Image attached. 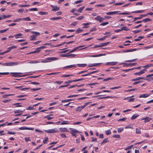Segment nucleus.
<instances>
[{
    "instance_id": "obj_53",
    "label": "nucleus",
    "mask_w": 153,
    "mask_h": 153,
    "mask_svg": "<svg viewBox=\"0 0 153 153\" xmlns=\"http://www.w3.org/2000/svg\"><path fill=\"white\" fill-rule=\"evenodd\" d=\"M22 20V18H18V19L14 20L13 21V22H16Z\"/></svg>"
},
{
    "instance_id": "obj_37",
    "label": "nucleus",
    "mask_w": 153,
    "mask_h": 153,
    "mask_svg": "<svg viewBox=\"0 0 153 153\" xmlns=\"http://www.w3.org/2000/svg\"><path fill=\"white\" fill-rule=\"evenodd\" d=\"M84 8V7H81L79 8L78 10H77V11L79 13H81L83 10V9Z\"/></svg>"
},
{
    "instance_id": "obj_11",
    "label": "nucleus",
    "mask_w": 153,
    "mask_h": 153,
    "mask_svg": "<svg viewBox=\"0 0 153 153\" xmlns=\"http://www.w3.org/2000/svg\"><path fill=\"white\" fill-rule=\"evenodd\" d=\"M10 73V74H13V75H12V76L13 77H16V76L21 77V76H25L24 75H22V76H18V75H17V74H21L22 73H21L11 72Z\"/></svg>"
},
{
    "instance_id": "obj_54",
    "label": "nucleus",
    "mask_w": 153,
    "mask_h": 153,
    "mask_svg": "<svg viewBox=\"0 0 153 153\" xmlns=\"http://www.w3.org/2000/svg\"><path fill=\"white\" fill-rule=\"evenodd\" d=\"M74 82V80H68V81L65 82L64 83L65 84H68Z\"/></svg>"
},
{
    "instance_id": "obj_45",
    "label": "nucleus",
    "mask_w": 153,
    "mask_h": 153,
    "mask_svg": "<svg viewBox=\"0 0 153 153\" xmlns=\"http://www.w3.org/2000/svg\"><path fill=\"white\" fill-rule=\"evenodd\" d=\"M22 20H24L27 21H30L31 19L29 17H27L25 18H22Z\"/></svg>"
},
{
    "instance_id": "obj_33",
    "label": "nucleus",
    "mask_w": 153,
    "mask_h": 153,
    "mask_svg": "<svg viewBox=\"0 0 153 153\" xmlns=\"http://www.w3.org/2000/svg\"><path fill=\"white\" fill-rule=\"evenodd\" d=\"M38 13L40 15H47L48 14V12L42 11H39Z\"/></svg>"
},
{
    "instance_id": "obj_56",
    "label": "nucleus",
    "mask_w": 153,
    "mask_h": 153,
    "mask_svg": "<svg viewBox=\"0 0 153 153\" xmlns=\"http://www.w3.org/2000/svg\"><path fill=\"white\" fill-rule=\"evenodd\" d=\"M108 141L109 140H108V138L105 139L103 140L102 143H106L108 142Z\"/></svg>"
},
{
    "instance_id": "obj_16",
    "label": "nucleus",
    "mask_w": 153,
    "mask_h": 153,
    "mask_svg": "<svg viewBox=\"0 0 153 153\" xmlns=\"http://www.w3.org/2000/svg\"><path fill=\"white\" fill-rule=\"evenodd\" d=\"M152 118H150L149 117H147L146 118H142L141 119V120H144L145 121L144 122L145 123H146L149 122L151 120H152Z\"/></svg>"
},
{
    "instance_id": "obj_55",
    "label": "nucleus",
    "mask_w": 153,
    "mask_h": 153,
    "mask_svg": "<svg viewBox=\"0 0 153 153\" xmlns=\"http://www.w3.org/2000/svg\"><path fill=\"white\" fill-rule=\"evenodd\" d=\"M123 128H118L117 129L118 132L119 133L123 131Z\"/></svg>"
},
{
    "instance_id": "obj_10",
    "label": "nucleus",
    "mask_w": 153,
    "mask_h": 153,
    "mask_svg": "<svg viewBox=\"0 0 153 153\" xmlns=\"http://www.w3.org/2000/svg\"><path fill=\"white\" fill-rule=\"evenodd\" d=\"M45 131L47 133H54L55 132H58V131L55 130L54 129H48V130H45Z\"/></svg>"
},
{
    "instance_id": "obj_22",
    "label": "nucleus",
    "mask_w": 153,
    "mask_h": 153,
    "mask_svg": "<svg viewBox=\"0 0 153 153\" xmlns=\"http://www.w3.org/2000/svg\"><path fill=\"white\" fill-rule=\"evenodd\" d=\"M110 42H107L105 43H100V45L99 46H100V47H102L103 46H105L107 45H108L109 44Z\"/></svg>"
},
{
    "instance_id": "obj_13",
    "label": "nucleus",
    "mask_w": 153,
    "mask_h": 153,
    "mask_svg": "<svg viewBox=\"0 0 153 153\" xmlns=\"http://www.w3.org/2000/svg\"><path fill=\"white\" fill-rule=\"evenodd\" d=\"M19 129L22 130H33L34 129L33 128H28L27 127H22L19 128Z\"/></svg>"
},
{
    "instance_id": "obj_57",
    "label": "nucleus",
    "mask_w": 153,
    "mask_h": 153,
    "mask_svg": "<svg viewBox=\"0 0 153 153\" xmlns=\"http://www.w3.org/2000/svg\"><path fill=\"white\" fill-rule=\"evenodd\" d=\"M84 79H85L84 78H80V79H75V80H74V82H78V81H80L84 80Z\"/></svg>"
},
{
    "instance_id": "obj_7",
    "label": "nucleus",
    "mask_w": 153,
    "mask_h": 153,
    "mask_svg": "<svg viewBox=\"0 0 153 153\" xmlns=\"http://www.w3.org/2000/svg\"><path fill=\"white\" fill-rule=\"evenodd\" d=\"M94 19L99 22H102L104 20L103 18H102L99 16H97L96 17H95L94 18Z\"/></svg>"
},
{
    "instance_id": "obj_26",
    "label": "nucleus",
    "mask_w": 153,
    "mask_h": 153,
    "mask_svg": "<svg viewBox=\"0 0 153 153\" xmlns=\"http://www.w3.org/2000/svg\"><path fill=\"white\" fill-rule=\"evenodd\" d=\"M25 110V109H24L23 110H19V109L17 110H16V111H14V112L15 114L18 113L23 112Z\"/></svg>"
},
{
    "instance_id": "obj_58",
    "label": "nucleus",
    "mask_w": 153,
    "mask_h": 153,
    "mask_svg": "<svg viewBox=\"0 0 153 153\" xmlns=\"http://www.w3.org/2000/svg\"><path fill=\"white\" fill-rule=\"evenodd\" d=\"M48 140V138L47 137H45V140H43V142L44 143H47V141Z\"/></svg>"
},
{
    "instance_id": "obj_5",
    "label": "nucleus",
    "mask_w": 153,
    "mask_h": 153,
    "mask_svg": "<svg viewBox=\"0 0 153 153\" xmlns=\"http://www.w3.org/2000/svg\"><path fill=\"white\" fill-rule=\"evenodd\" d=\"M129 30V29L127 28L126 27L124 26L122 27L120 29L115 30L114 31L116 33H118L122 30H125L127 31Z\"/></svg>"
},
{
    "instance_id": "obj_20",
    "label": "nucleus",
    "mask_w": 153,
    "mask_h": 153,
    "mask_svg": "<svg viewBox=\"0 0 153 153\" xmlns=\"http://www.w3.org/2000/svg\"><path fill=\"white\" fill-rule=\"evenodd\" d=\"M60 131L61 132H68L69 131L67 129V128H59Z\"/></svg>"
},
{
    "instance_id": "obj_34",
    "label": "nucleus",
    "mask_w": 153,
    "mask_h": 153,
    "mask_svg": "<svg viewBox=\"0 0 153 153\" xmlns=\"http://www.w3.org/2000/svg\"><path fill=\"white\" fill-rule=\"evenodd\" d=\"M144 11V10H140L134 11H132V13H143Z\"/></svg>"
},
{
    "instance_id": "obj_30",
    "label": "nucleus",
    "mask_w": 153,
    "mask_h": 153,
    "mask_svg": "<svg viewBox=\"0 0 153 153\" xmlns=\"http://www.w3.org/2000/svg\"><path fill=\"white\" fill-rule=\"evenodd\" d=\"M152 20H151V19H149V18H146L145 19H143V20H142V21L144 22H148V21H151Z\"/></svg>"
},
{
    "instance_id": "obj_63",
    "label": "nucleus",
    "mask_w": 153,
    "mask_h": 153,
    "mask_svg": "<svg viewBox=\"0 0 153 153\" xmlns=\"http://www.w3.org/2000/svg\"><path fill=\"white\" fill-rule=\"evenodd\" d=\"M113 137L115 138H119L120 137V135L118 134L117 135H114Z\"/></svg>"
},
{
    "instance_id": "obj_41",
    "label": "nucleus",
    "mask_w": 153,
    "mask_h": 153,
    "mask_svg": "<svg viewBox=\"0 0 153 153\" xmlns=\"http://www.w3.org/2000/svg\"><path fill=\"white\" fill-rule=\"evenodd\" d=\"M5 66H11V62H5L4 63Z\"/></svg>"
},
{
    "instance_id": "obj_38",
    "label": "nucleus",
    "mask_w": 153,
    "mask_h": 153,
    "mask_svg": "<svg viewBox=\"0 0 153 153\" xmlns=\"http://www.w3.org/2000/svg\"><path fill=\"white\" fill-rule=\"evenodd\" d=\"M36 36V35H33L30 36V37L31 38L30 39V40L32 41L35 39V38Z\"/></svg>"
},
{
    "instance_id": "obj_35",
    "label": "nucleus",
    "mask_w": 153,
    "mask_h": 153,
    "mask_svg": "<svg viewBox=\"0 0 153 153\" xmlns=\"http://www.w3.org/2000/svg\"><path fill=\"white\" fill-rule=\"evenodd\" d=\"M69 53V52L65 54H61L60 55V56L62 57H66L68 58V54Z\"/></svg>"
},
{
    "instance_id": "obj_36",
    "label": "nucleus",
    "mask_w": 153,
    "mask_h": 153,
    "mask_svg": "<svg viewBox=\"0 0 153 153\" xmlns=\"http://www.w3.org/2000/svg\"><path fill=\"white\" fill-rule=\"evenodd\" d=\"M77 65L79 67H85L87 65L86 64H77Z\"/></svg>"
},
{
    "instance_id": "obj_40",
    "label": "nucleus",
    "mask_w": 153,
    "mask_h": 153,
    "mask_svg": "<svg viewBox=\"0 0 153 153\" xmlns=\"http://www.w3.org/2000/svg\"><path fill=\"white\" fill-rule=\"evenodd\" d=\"M105 134L107 135H109L110 134L111 132L110 129H109L108 130H106L105 131Z\"/></svg>"
},
{
    "instance_id": "obj_62",
    "label": "nucleus",
    "mask_w": 153,
    "mask_h": 153,
    "mask_svg": "<svg viewBox=\"0 0 153 153\" xmlns=\"http://www.w3.org/2000/svg\"><path fill=\"white\" fill-rule=\"evenodd\" d=\"M109 23L108 22H103L100 24V25L101 26H104L108 24Z\"/></svg>"
},
{
    "instance_id": "obj_32",
    "label": "nucleus",
    "mask_w": 153,
    "mask_h": 153,
    "mask_svg": "<svg viewBox=\"0 0 153 153\" xmlns=\"http://www.w3.org/2000/svg\"><path fill=\"white\" fill-rule=\"evenodd\" d=\"M70 129L71 130V131L72 132V133H79V132L76 129H75L71 128Z\"/></svg>"
},
{
    "instance_id": "obj_12",
    "label": "nucleus",
    "mask_w": 153,
    "mask_h": 153,
    "mask_svg": "<svg viewBox=\"0 0 153 153\" xmlns=\"http://www.w3.org/2000/svg\"><path fill=\"white\" fill-rule=\"evenodd\" d=\"M84 46H85V45H81V46H79L76 47L74 48V49L70 51L69 52V53H72V52L76 51L77 50H78L79 48L82 47H84Z\"/></svg>"
},
{
    "instance_id": "obj_24",
    "label": "nucleus",
    "mask_w": 153,
    "mask_h": 153,
    "mask_svg": "<svg viewBox=\"0 0 153 153\" xmlns=\"http://www.w3.org/2000/svg\"><path fill=\"white\" fill-rule=\"evenodd\" d=\"M119 12L117 11H115L113 12H108L106 13V14L107 15H111L113 14H116L118 13Z\"/></svg>"
},
{
    "instance_id": "obj_64",
    "label": "nucleus",
    "mask_w": 153,
    "mask_h": 153,
    "mask_svg": "<svg viewBox=\"0 0 153 153\" xmlns=\"http://www.w3.org/2000/svg\"><path fill=\"white\" fill-rule=\"evenodd\" d=\"M126 119H127L126 118L124 117V118H123L120 119H119L118 120V121H124L125 120H126Z\"/></svg>"
},
{
    "instance_id": "obj_14",
    "label": "nucleus",
    "mask_w": 153,
    "mask_h": 153,
    "mask_svg": "<svg viewBox=\"0 0 153 153\" xmlns=\"http://www.w3.org/2000/svg\"><path fill=\"white\" fill-rule=\"evenodd\" d=\"M57 87V86L56 85V83H55L54 82H53V83L51 84L50 89H55Z\"/></svg>"
},
{
    "instance_id": "obj_19",
    "label": "nucleus",
    "mask_w": 153,
    "mask_h": 153,
    "mask_svg": "<svg viewBox=\"0 0 153 153\" xmlns=\"http://www.w3.org/2000/svg\"><path fill=\"white\" fill-rule=\"evenodd\" d=\"M137 50V49L134 48V49H129V50L124 51H122V52L126 53V52H132L134 51H136Z\"/></svg>"
},
{
    "instance_id": "obj_15",
    "label": "nucleus",
    "mask_w": 153,
    "mask_h": 153,
    "mask_svg": "<svg viewBox=\"0 0 153 153\" xmlns=\"http://www.w3.org/2000/svg\"><path fill=\"white\" fill-rule=\"evenodd\" d=\"M117 62H107L106 63V65H116L117 63Z\"/></svg>"
},
{
    "instance_id": "obj_46",
    "label": "nucleus",
    "mask_w": 153,
    "mask_h": 153,
    "mask_svg": "<svg viewBox=\"0 0 153 153\" xmlns=\"http://www.w3.org/2000/svg\"><path fill=\"white\" fill-rule=\"evenodd\" d=\"M72 100H73L71 99H68V100H62V102H69L71 101Z\"/></svg>"
},
{
    "instance_id": "obj_44",
    "label": "nucleus",
    "mask_w": 153,
    "mask_h": 153,
    "mask_svg": "<svg viewBox=\"0 0 153 153\" xmlns=\"http://www.w3.org/2000/svg\"><path fill=\"white\" fill-rule=\"evenodd\" d=\"M31 33H35V35H36V36L39 35L40 34V33L39 32L34 31H31Z\"/></svg>"
},
{
    "instance_id": "obj_43",
    "label": "nucleus",
    "mask_w": 153,
    "mask_h": 153,
    "mask_svg": "<svg viewBox=\"0 0 153 153\" xmlns=\"http://www.w3.org/2000/svg\"><path fill=\"white\" fill-rule=\"evenodd\" d=\"M11 62V66L17 65L18 64V62Z\"/></svg>"
},
{
    "instance_id": "obj_60",
    "label": "nucleus",
    "mask_w": 153,
    "mask_h": 153,
    "mask_svg": "<svg viewBox=\"0 0 153 153\" xmlns=\"http://www.w3.org/2000/svg\"><path fill=\"white\" fill-rule=\"evenodd\" d=\"M8 30V29H7L4 30H0V33H3L7 31Z\"/></svg>"
},
{
    "instance_id": "obj_9",
    "label": "nucleus",
    "mask_w": 153,
    "mask_h": 153,
    "mask_svg": "<svg viewBox=\"0 0 153 153\" xmlns=\"http://www.w3.org/2000/svg\"><path fill=\"white\" fill-rule=\"evenodd\" d=\"M146 70L144 69L143 70H141L139 72L134 73V75H140L141 74H143L144 73V71H146Z\"/></svg>"
},
{
    "instance_id": "obj_48",
    "label": "nucleus",
    "mask_w": 153,
    "mask_h": 153,
    "mask_svg": "<svg viewBox=\"0 0 153 153\" xmlns=\"http://www.w3.org/2000/svg\"><path fill=\"white\" fill-rule=\"evenodd\" d=\"M30 6L29 4H25V5H19V7H28Z\"/></svg>"
},
{
    "instance_id": "obj_18",
    "label": "nucleus",
    "mask_w": 153,
    "mask_h": 153,
    "mask_svg": "<svg viewBox=\"0 0 153 153\" xmlns=\"http://www.w3.org/2000/svg\"><path fill=\"white\" fill-rule=\"evenodd\" d=\"M11 16V15H8L7 16H6L5 15H4L3 16H0V20L4 19L7 18H9Z\"/></svg>"
},
{
    "instance_id": "obj_29",
    "label": "nucleus",
    "mask_w": 153,
    "mask_h": 153,
    "mask_svg": "<svg viewBox=\"0 0 153 153\" xmlns=\"http://www.w3.org/2000/svg\"><path fill=\"white\" fill-rule=\"evenodd\" d=\"M39 52V50H37V48L34 51H33V52H31L30 53H27V54H33V53H37Z\"/></svg>"
},
{
    "instance_id": "obj_4",
    "label": "nucleus",
    "mask_w": 153,
    "mask_h": 153,
    "mask_svg": "<svg viewBox=\"0 0 153 153\" xmlns=\"http://www.w3.org/2000/svg\"><path fill=\"white\" fill-rule=\"evenodd\" d=\"M16 48H17V47L16 46H12L10 47L7 48V50L4 52L0 53V55H3L5 53H8L11 50L13 49Z\"/></svg>"
},
{
    "instance_id": "obj_17",
    "label": "nucleus",
    "mask_w": 153,
    "mask_h": 153,
    "mask_svg": "<svg viewBox=\"0 0 153 153\" xmlns=\"http://www.w3.org/2000/svg\"><path fill=\"white\" fill-rule=\"evenodd\" d=\"M136 64H137V63H128V64L126 63V64L123 65V67H125V66L128 67V66H134V65H136Z\"/></svg>"
},
{
    "instance_id": "obj_31",
    "label": "nucleus",
    "mask_w": 153,
    "mask_h": 153,
    "mask_svg": "<svg viewBox=\"0 0 153 153\" xmlns=\"http://www.w3.org/2000/svg\"><path fill=\"white\" fill-rule=\"evenodd\" d=\"M62 19L61 17H56L52 18H50V19L51 20H56L60 19Z\"/></svg>"
},
{
    "instance_id": "obj_23",
    "label": "nucleus",
    "mask_w": 153,
    "mask_h": 153,
    "mask_svg": "<svg viewBox=\"0 0 153 153\" xmlns=\"http://www.w3.org/2000/svg\"><path fill=\"white\" fill-rule=\"evenodd\" d=\"M110 36H111V35H110L106 36H105L103 37L102 38L98 39H97V40H98V41H103V40H104L106 38L109 37Z\"/></svg>"
},
{
    "instance_id": "obj_42",
    "label": "nucleus",
    "mask_w": 153,
    "mask_h": 153,
    "mask_svg": "<svg viewBox=\"0 0 153 153\" xmlns=\"http://www.w3.org/2000/svg\"><path fill=\"white\" fill-rule=\"evenodd\" d=\"M46 47L45 46H41L40 47L37 48V50L39 51V52L41 51V49L45 48Z\"/></svg>"
},
{
    "instance_id": "obj_59",
    "label": "nucleus",
    "mask_w": 153,
    "mask_h": 153,
    "mask_svg": "<svg viewBox=\"0 0 153 153\" xmlns=\"http://www.w3.org/2000/svg\"><path fill=\"white\" fill-rule=\"evenodd\" d=\"M136 133L137 134L140 133L141 132H140V129L139 128H136Z\"/></svg>"
},
{
    "instance_id": "obj_39",
    "label": "nucleus",
    "mask_w": 153,
    "mask_h": 153,
    "mask_svg": "<svg viewBox=\"0 0 153 153\" xmlns=\"http://www.w3.org/2000/svg\"><path fill=\"white\" fill-rule=\"evenodd\" d=\"M83 31V30L79 28L76 31V33H80L82 32Z\"/></svg>"
},
{
    "instance_id": "obj_3",
    "label": "nucleus",
    "mask_w": 153,
    "mask_h": 153,
    "mask_svg": "<svg viewBox=\"0 0 153 153\" xmlns=\"http://www.w3.org/2000/svg\"><path fill=\"white\" fill-rule=\"evenodd\" d=\"M16 48H17V47L16 46H12L10 47L7 48V50L4 52L0 53V55H3L5 53H8L11 50L13 49Z\"/></svg>"
},
{
    "instance_id": "obj_27",
    "label": "nucleus",
    "mask_w": 153,
    "mask_h": 153,
    "mask_svg": "<svg viewBox=\"0 0 153 153\" xmlns=\"http://www.w3.org/2000/svg\"><path fill=\"white\" fill-rule=\"evenodd\" d=\"M76 66L75 65H70L68 66H67L65 67H64L63 68H71L72 67H76Z\"/></svg>"
},
{
    "instance_id": "obj_51",
    "label": "nucleus",
    "mask_w": 153,
    "mask_h": 153,
    "mask_svg": "<svg viewBox=\"0 0 153 153\" xmlns=\"http://www.w3.org/2000/svg\"><path fill=\"white\" fill-rule=\"evenodd\" d=\"M29 10L31 11H36L38 10V9L36 8H33L29 9Z\"/></svg>"
},
{
    "instance_id": "obj_6",
    "label": "nucleus",
    "mask_w": 153,
    "mask_h": 153,
    "mask_svg": "<svg viewBox=\"0 0 153 153\" xmlns=\"http://www.w3.org/2000/svg\"><path fill=\"white\" fill-rule=\"evenodd\" d=\"M51 7L53 8V9L51 10V11H56L59 10L60 9L59 7H58L56 6H54L53 5H51Z\"/></svg>"
},
{
    "instance_id": "obj_61",
    "label": "nucleus",
    "mask_w": 153,
    "mask_h": 153,
    "mask_svg": "<svg viewBox=\"0 0 153 153\" xmlns=\"http://www.w3.org/2000/svg\"><path fill=\"white\" fill-rule=\"evenodd\" d=\"M84 16H81L76 19L79 20H81L84 18Z\"/></svg>"
},
{
    "instance_id": "obj_21",
    "label": "nucleus",
    "mask_w": 153,
    "mask_h": 153,
    "mask_svg": "<svg viewBox=\"0 0 153 153\" xmlns=\"http://www.w3.org/2000/svg\"><path fill=\"white\" fill-rule=\"evenodd\" d=\"M106 55V54L105 53L104 54H99L94 55H90L89 56L90 57H96L100 56H105Z\"/></svg>"
},
{
    "instance_id": "obj_1",
    "label": "nucleus",
    "mask_w": 153,
    "mask_h": 153,
    "mask_svg": "<svg viewBox=\"0 0 153 153\" xmlns=\"http://www.w3.org/2000/svg\"><path fill=\"white\" fill-rule=\"evenodd\" d=\"M58 59V58L56 57H49L46 58L45 60L42 61L41 62H51V61L55 60Z\"/></svg>"
},
{
    "instance_id": "obj_50",
    "label": "nucleus",
    "mask_w": 153,
    "mask_h": 153,
    "mask_svg": "<svg viewBox=\"0 0 153 153\" xmlns=\"http://www.w3.org/2000/svg\"><path fill=\"white\" fill-rule=\"evenodd\" d=\"M45 118H47L48 120H51L53 118V117H51L49 116V115H47L46 116L44 117Z\"/></svg>"
},
{
    "instance_id": "obj_25",
    "label": "nucleus",
    "mask_w": 153,
    "mask_h": 153,
    "mask_svg": "<svg viewBox=\"0 0 153 153\" xmlns=\"http://www.w3.org/2000/svg\"><path fill=\"white\" fill-rule=\"evenodd\" d=\"M149 96V94H143L142 95H140V96L139 97V98H142V97H144V98H146L147 97H148Z\"/></svg>"
},
{
    "instance_id": "obj_28",
    "label": "nucleus",
    "mask_w": 153,
    "mask_h": 153,
    "mask_svg": "<svg viewBox=\"0 0 153 153\" xmlns=\"http://www.w3.org/2000/svg\"><path fill=\"white\" fill-rule=\"evenodd\" d=\"M139 115L137 114H135L133 115L131 118V120H133L135 119L137 117L139 116Z\"/></svg>"
},
{
    "instance_id": "obj_47",
    "label": "nucleus",
    "mask_w": 153,
    "mask_h": 153,
    "mask_svg": "<svg viewBox=\"0 0 153 153\" xmlns=\"http://www.w3.org/2000/svg\"><path fill=\"white\" fill-rule=\"evenodd\" d=\"M76 55L74 54H68V58H70L71 57H74L76 56Z\"/></svg>"
},
{
    "instance_id": "obj_49",
    "label": "nucleus",
    "mask_w": 153,
    "mask_h": 153,
    "mask_svg": "<svg viewBox=\"0 0 153 153\" xmlns=\"http://www.w3.org/2000/svg\"><path fill=\"white\" fill-rule=\"evenodd\" d=\"M59 73V72H56V73H51L50 74H46V75H56L57 74H58Z\"/></svg>"
},
{
    "instance_id": "obj_8",
    "label": "nucleus",
    "mask_w": 153,
    "mask_h": 153,
    "mask_svg": "<svg viewBox=\"0 0 153 153\" xmlns=\"http://www.w3.org/2000/svg\"><path fill=\"white\" fill-rule=\"evenodd\" d=\"M147 16V15L143 14V15H140L139 17H137L134 18V20L133 21V22H134L136 20L138 19H142L143 17H145Z\"/></svg>"
},
{
    "instance_id": "obj_2",
    "label": "nucleus",
    "mask_w": 153,
    "mask_h": 153,
    "mask_svg": "<svg viewBox=\"0 0 153 153\" xmlns=\"http://www.w3.org/2000/svg\"><path fill=\"white\" fill-rule=\"evenodd\" d=\"M89 103V102L85 103L84 104V105L78 107L76 108V111L79 112L81 111L82 109H83L84 108H85V106L88 105Z\"/></svg>"
},
{
    "instance_id": "obj_52",
    "label": "nucleus",
    "mask_w": 153,
    "mask_h": 153,
    "mask_svg": "<svg viewBox=\"0 0 153 153\" xmlns=\"http://www.w3.org/2000/svg\"><path fill=\"white\" fill-rule=\"evenodd\" d=\"M39 62L36 61H31L29 62H28V63H39Z\"/></svg>"
}]
</instances>
